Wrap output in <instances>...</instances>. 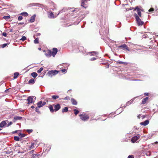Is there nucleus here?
Instances as JSON below:
<instances>
[{
  "instance_id": "1",
  "label": "nucleus",
  "mask_w": 158,
  "mask_h": 158,
  "mask_svg": "<svg viewBox=\"0 0 158 158\" xmlns=\"http://www.w3.org/2000/svg\"><path fill=\"white\" fill-rule=\"evenodd\" d=\"M59 71L56 70H52L49 71L47 73V75L49 77H52L53 76H55L58 74Z\"/></svg>"
},
{
  "instance_id": "2",
  "label": "nucleus",
  "mask_w": 158,
  "mask_h": 158,
  "mask_svg": "<svg viewBox=\"0 0 158 158\" xmlns=\"http://www.w3.org/2000/svg\"><path fill=\"white\" fill-rule=\"evenodd\" d=\"M134 16L139 25H142L144 23L143 22L141 21L140 19L139 18V16L136 13L134 14Z\"/></svg>"
},
{
  "instance_id": "3",
  "label": "nucleus",
  "mask_w": 158,
  "mask_h": 158,
  "mask_svg": "<svg viewBox=\"0 0 158 158\" xmlns=\"http://www.w3.org/2000/svg\"><path fill=\"white\" fill-rule=\"evenodd\" d=\"M79 116L80 117L81 119L82 120L84 121L88 120L89 118V116L88 115H86L85 114H80Z\"/></svg>"
},
{
  "instance_id": "4",
  "label": "nucleus",
  "mask_w": 158,
  "mask_h": 158,
  "mask_svg": "<svg viewBox=\"0 0 158 158\" xmlns=\"http://www.w3.org/2000/svg\"><path fill=\"white\" fill-rule=\"evenodd\" d=\"M140 137V135L137 134L136 135L133 137L131 139V141L133 143H134L136 142Z\"/></svg>"
},
{
  "instance_id": "5",
  "label": "nucleus",
  "mask_w": 158,
  "mask_h": 158,
  "mask_svg": "<svg viewBox=\"0 0 158 158\" xmlns=\"http://www.w3.org/2000/svg\"><path fill=\"white\" fill-rule=\"evenodd\" d=\"M44 51L45 52V55L47 57H50L52 55V52L50 50H48L46 51L44 50Z\"/></svg>"
},
{
  "instance_id": "6",
  "label": "nucleus",
  "mask_w": 158,
  "mask_h": 158,
  "mask_svg": "<svg viewBox=\"0 0 158 158\" xmlns=\"http://www.w3.org/2000/svg\"><path fill=\"white\" fill-rule=\"evenodd\" d=\"M118 48H121V49L125 50L126 49L128 51H129V50L128 49V47H127V45L125 44H124L122 45H121L119 46L118 47Z\"/></svg>"
},
{
  "instance_id": "7",
  "label": "nucleus",
  "mask_w": 158,
  "mask_h": 158,
  "mask_svg": "<svg viewBox=\"0 0 158 158\" xmlns=\"http://www.w3.org/2000/svg\"><path fill=\"white\" fill-rule=\"evenodd\" d=\"M79 15L80 16H82L81 17L80 19H79L78 20V21L79 20L78 23L80 22L81 21L85 16V13L84 11H81L80 12Z\"/></svg>"
},
{
  "instance_id": "8",
  "label": "nucleus",
  "mask_w": 158,
  "mask_h": 158,
  "mask_svg": "<svg viewBox=\"0 0 158 158\" xmlns=\"http://www.w3.org/2000/svg\"><path fill=\"white\" fill-rule=\"evenodd\" d=\"M58 52L57 49L56 48H54L52 49V55L53 57H54L56 54Z\"/></svg>"
},
{
  "instance_id": "9",
  "label": "nucleus",
  "mask_w": 158,
  "mask_h": 158,
  "mask_svg": "<svg viewBox=\"0 0 158 158\" xmlns=\"http://www.w3.org/2000/svg\"><path fill=\"white\" fill-rule=\"evenodd\" d=\"M33 97L34 96H30L27 99V101H28V104H29L32 103Z\"/></svg>"
},
{
  "instance_id": "10",
  "label": "nucleus",
  "mask_w": 158,
  "mask_h": 158,
  "mask_svg": "<svg viewBox=\"0 0 158 158\" xmlns=\"http://www.w3.org/2000/svg\"><path fill=\"white\" fill-rule=\"evenodd\" d=\"M22 118L20 116H15L13 120V121L14 123L16 122L17 120H20L22 119Z\"/></svg>"
},
{
  "instance_id": "11",
  "label": "nucleus",
  "mask_w": 158,
  "mask_h": 158,
  "mask_svg": "<svg viewBox=\"0 0 158 158\" xmlns=\"http://www.w3.org/2000/svg\"><path fill=\"white\" fill-rule=\"evenodd\" d=\"M60 108V105L59 104H57L54 106V110L56 111L59 110Z\"/></svg>"
},
{
  "instance_id": "12",
  "label": "nucleus",
  "mask_w": 158,
  "mask_h": 158,
  "mask_svg": "<svg viewBox=\"0 0 158 158\" xmlns=\"http://www.w3.org/2000/svg\"><path fill=\"white\" fill-rule=\"evenodd\" d=\"M48 17L49 18L52 19L55 18L53 14L51 12H48Z\"/></svg>"
},
{
  "instance_id": "13",
  "label": "nucleus",
  "mask_w": 158,
  "mask_h": 158,
  "mask_svg": "<svg viewBox=\"0 0 158 158\" xmlns=\"http://www.w3.org/2000/svg\"><path fill=\"white\" fill-rule=\"evenodd\" d=\"M149 123V121L148 120L145 121L144 122H141L140 123V124L143 125L144 126H146L148 125Z\"/></svg>"
},
{
  "instance_id": "14",
  "label": "nucleus",
  "mask_w": 158,
  "mask_h": 158,
  "mask_svg": "<svg viewBox=\"0 0 158 158\" xmlns=\"http://www.w3.org/2000/svg\"><path fill=\"white\" fill-rule=\"evenodd\" d=\"M35 16L36 15L35 14L34 15L31 17L30 19L29 20V22L31 23L35 21Z\"/></svg>"
},
{
  "instance_id": "15",
  "label": "nucleus",
  "mask_w": 158,
  "mask_h": 158,
  "mask_svg": "<svg viewBox=\"0 0 158 158\" xmlns=\"http://www.w3.org/2000/svg\"><path fill=\"white\" fill-rule=\"evenodd\" d=\"M7 123L6 121H2L0 123V127H3L4 126H6Z\"/></svg>"
},
{
  "instance_id": "16",
  "label": "nucleus",
  "mask_w": 158,
  "mask_h": 158,
  "mask_svg": "<svg viewBox=\"0 0 158 158\" xmlns=\"http://www.w3.org/2000/svg\"><path fill=\"white\" fill-rule=\"evenodd\" d=\"M40 156V154H33L32 156V158H39Z\"/></svg>"
},
{
  "instance_id": "17",
  "label": "nucleus",
  "mask_w": 158,
  "mask_h": 158,
  "mask_svg": "<svg viewBox=\"0 0 158 158\" xmlns=\"http://www.w3.org/2000/svg\"><path fill=\"white\" fill-rule=\"evenodd\" d=\"M35 83V80L33 78H31L28 81V83L29 84H33Z\"/></svg>"
},
{
  "instance_id": "18",
  "label": "nucleus",
  "mask_w": 158,
  "mask_h": 158,
  "mask_svg": "<svg viewBox=\"0 0 158 158\" xmlns=\"http://www.w3.org/2000/svg\"><path fill=\"white\" fill-rule=\"evenodd\" d=\"M72 103L73 105H76L77 104V102L73 98H72L71 99Z\"/></svg>"
},
{
  "instance_id": "19",
  "label": "nucleus",
  "mask_w": 158,
  "mask_h": 158,
  "mask_svg": "<svg viewBox=\"0 0 158 158\" xmlns=\"http://www.w3.org/2000/svg\"><path fill=\"white\" fill-rule=\"evenodd\" d=\"M134 99H135V98H134L133 99H131V101H129L127 102V103L126 104V106H129L131 104V103H132L133 102Z\"/></svg>"
},
{
  "instance_id": "20",
  "label": "nucleus",
  "mask_w": 158,
  "mask_h": 158,
  "mask_svg": "<svg viewBox=\"0 0 158 158\" xmlns=\"http://www.w3.org/2000/svg\"><path fill=\"white\" fill-rule=\"evenodd\" d=\"M148 100V97H146L144 98H143L142 100V103L143 104H144L146 103V102Z\"/></svg>"
},
{
  "instance_id": "21",
  "label": "nucleus",
  "mask_w": 158,
  "mask_h": 158,
  "mask_svg": "<svg viewBox=\"0 0 158 158\" xmlns=\"http://www.w3.org/2000/svg\"><path fill=\"white\" fill-rule=\"evenodd\" d=\"M31 76L34 78H35L38 75V74L35 72H33L31 74Z\"/></svg>"
},
{
  "instance_id": "22",
  "label": "nucleus",
  "mask_w": 158,
  "mask_h": 158,
  "mask_svg": "<svg viewBox=\"0 0 158 158\" xmlns=\"http://www.w3.org/2000/svg\"><path fill=\"white\" fill-rule=\"evenodd\" d=\"M37 106H38L39 107H42L43 106H42V101H40L38 102L37 104Z\"/></svg>"
},
{
  "instance_id": "23",
  "label": "nucleus",
  "mask_w": 158,
  "mask_h": 158,
  "mask_svg": "<svg viewBox=\"0 0 158 158\" xmlns=\"http://www.w3.org/2000/svg\"><path fill=\"white\" fill-rule=\"evenodd\" d=\"M19 75V73L18 72L15 73L14 74V78L16 79Z\"/></svg>"
},
{
  "instance_id": "24",
  "label": "nucleus",
  "mask_w": 158,
  "mask_h": 158,
  "mask_svg": "<svg viewBox=\"0 0 158 158\" xmlns=\"http://www.w3.org/2000/svg\"><path fill=\"white\" fill-rule=\"evenodd\" d=\"M117 63L118 64H125V65H127L128 64V63L127 62H122V61H117Z\"/></svg>"
},
{
  "instance_id": "25",
  "label": "nucleus",
  "mask_w": 158,
  "mask_h": 158,
  "mask_svg": "<svg viewBox=\"0 0 158 158\" xmlns=\"http://www.w3.org/2000/svg\"><path fill=\"white\" fill-rule=\"evenodd\" d=\"M68 110V108L67 107H65L64 108L62 109V112H67Z\"/></svg>"
},
{
  "instance_id": "26",
  "label": "nucleus",
  "mask_w": 158,
  "mask_h": 158,
  "mask_svg": "<svg viewBox=\"0 0 158 158\" xmlns=\"http://www.w3.org/2000/svg\"><path fill=\"white\" fill-rule=\"evenodd\" d=\"M49 109L51 112L53 113L54 112V110L53 107L52 105L49 106Z\"/></svg>"
},
{
  "instance_id": "27",
  "label": "nucleus",
  "mask_w": 158,
  "mask_h": 158,
  "mask_svg": "<svg viewBox=\"0 0 158 158\" xmlns=\"http://www.w3.org/2000/svg\"><path fill=\"white\" fill-rule=\"evenodd\" d=\"M89 53H90L91 54V55L92 56H95L98 54V53L97 52L93 51L92 52H89Z\"/></svg>"
},
{
  "instance_id": "28",
  "label": "nucleus",
  "mask_w": 158,
  "mask_h": 158,
  "mask_svg": "<svg viewBox=\"0 0 158 158\" xmlns=\"http://www.w3.org/2000/svg\"><path fill=\"white\" fill-rule=\"evenodd\" d=\"M18 135H19V136L21 138H23V137H25V136L26 135L25 134H22L21 133H19Z\"/></svg>"
},
{
  "instance_id": "29",
  "label": "nucleus",
  "mask_w": 158,
  "mask_h": 158,
  "mask_svg": "<svg viewBox=\"0 0 158 158\" xmlns=\"http://www.w3.org/2000/svg\"><path fill=\"white\" fill-rule=\"evenodd\" d=\"M40 107H38V106L36 107L35 108V111L36 112H37L39 114H40V112L39 110V108Z\"/></svg>"
},
{
  "instance_id": "30",
  "label": "nucleus",
  "mask_w": 158,
  "mask_h": 158,
  "mask_svg": "<svg viewBox=\"0 0 158 158\" xmlns=\"http://www.w3.org/2000/svg\"><path fill=\"white\" fill-rule=\"evenodd\" d=\"M20 14H21V15H22L25 16H27L28 15V13L26 12H22Z\"/></svg>"
},
{
  "instance_id": "31",
  "label": "nucleus",
  "mask_w": 158,
  "mask_h": 158,
  "mask_svg": "<svg viewBox=\"0 0 158 158\" xmlns=\"http://www.w3.org/2000/svg\"><path fill=\"white\" fill-rule=\"evenodd\" d=\"M59 98V96H57V95H53L52 96V98L54 100H55V99H56L57 98Z\"/></svg>"
},
{
  "instance_id": "32",
  "label": "nucleus",
  "mask_w": 158,
  "mask_h": 158,
  "mask_svg": "<svg viewBox=\"0 0 158 158\" xmlns=\"http://www.w3.org/2000/svg\"><path fill=\"white\" fill-rule=\"evenodd\" d=\"M34 43L35 44H37L39 43V39L37 38L35 39L34 41Z\"/></svg>"
},
{
  "instance_id": "33",
  "label": "nucleus",
  "mask_w": 158,
  "mask_h": 158,
  "mask_svg": "<svg viewBox=\"0 0 158 158\" xmlns=\"http://www.w3.org/2000/svg\"><path fill=\"white\" fill-rule=\"evenodd\" d=\"M14 139L15 141H19V138L18 136H15L14 138Z\"/></svg>"
},
{
  "instance_id": "34",
  "label": "nucleus",
  "mask_w": 158,
  "mask_h": 158,
  "mask_svg": "<svg viewBox=\"0 0 158 158\" xmlns=\"http://www.w3.org/2000/svg\"><path fill=\"white\" fill-rule=\"evenodd\" d=\"M79 10V9H78V8H76L75 9L73 8V9H72V12H77V11Z\"/></svg>"
},
{
  "instance_id": "35",
  "label": "nucleus",
  "mask_w": 158,
  "mask_h": 158,
  "mask_svg": "<svg viewBox=\"0 0 158 158\" xmlns=\"http://www.w3.org/2000/svg\"><path fill=\"white\" fill-rule=\"evenodd\" d=\"M43 69H44L43 68L41 67L37 71V72L38 73H40L43 70Z\"/></svg>"
},
{
  "instance_id": "36",
  "label": "nucleus",
  "mask_w": 158,
  "mask_h": 158,
  "mask_svg": "<svg viewBox=\"0 0 158 158\" xmlns=\"http://www.w3.org/2000/svg\"><path fill=\"white\" fill-rule=\"evenodd\" d=\"M3 18L4 19H8L10 18V16H4Z\"/></svg>"
},
{
  "instance_id": "37",
  "label": "nucleus",
  "mask_w": 158,
  "mask_h": 158,
  "mask_svg": "<svg viewBox=\"0 0 158 158\" xmlns=\"http://www.w3.org/2000/svg\"><path fill=\"white\" fill-rule=\"evenodd\" d=\"M74 114L76 115L78 114V113H79V111L76 109H74Z\"/></svg>"
},
{
  "instance_id": "38",
  "label": "nucleus",
  "mask_w": 158,
  "mask_h": 158,
  "mask_svg": "<svg viewBox=\"0 0 158 158\" xmlns=\"http://www.w3.org/2000/svg\"><path fill=\"white\" fill-rule=\"evenodd\" d=\"M38 4L37 3H32L30 4L31 6H36Z\"/></svg>"
},
{
  "instance_id": "39",
  "label": "nucleus",
  "mask_w": 158,
  "mask_h": 158,
  "mask_svg": "<svg viewBox=\"0 0 158 158\" xmlns=\"http://www.w3.org/2000/svg\"><path fill=\"white\" fill-rule=\"evenodd\" d=\"M34 143H31V145L30 146H29V148H34Z\"/></svg>"
},
{
  "instance_id": "40",
  "label": "nucleus",
  "mask_w": 158,
  "mask_h": 158,
  "mask_svg": "<svg viewBox=\"0 0 158 158\" xmlns=\"http://www.w3.org/2000/svg\"><path fill=\"white\" fill-rule=\"evenodd\" d=\"M26 40V37L25 36H23L22 38L20 39V40H22L23 41H24Z\"/></svg>"
},
{
  "instance_id": "41",
  "label": "nucleus",
  "mask_w": 158,
  "mask_h": 158,
  "mask_svg": "<svg viewBox=\"0 0 158 158\" xmlns=\"http://www.w3.org/2000/svg\"><path fill=\"white\" fill-rule=\"evenodd\" d=\"M26 131L28 133H31L32 132L33 130L32 129H27Z\"/></svg>"
},
{
  "instance_id": "42",
  "label": "nucleus",
  "mask_w": 158,
  "mask_h": 158,
  "mask_svg": "<svg viewBox=\"0 0 158 158\" xmlns=\"http://www.w3.org/2000/svg\"><path fill=\"white\" fill-rule=\"evenodd\" d=\"M84 5H85L84 1H82L81 2V6H83V7L85 8L86 7L84 6Z\"/></svg>"
},
{
  "instance_id": "43",
  "label": "nucleus",
  "mask_w": 158,
  "mask_h": 158,
  "mask_svg": "<svg viewBox=\"0 0 158 158\" xmlns=\"http://www.w3.org/2000/svg\"><path fill=\"white\" fill-rule=\"evenodd\" d=\"M137 13V14L138 15V16H139V17H140V18H141L142 17V16H141V12L140 11H138V12Z\"/></svg>"
},
{
  "instance_id": "44",
  "label": "nucleus",
  "mask_w": 158,
  "mask_h": 158,
  "mask_svg": "<svg viewBox=\"0 0 158 158\" xmlns=\"http://www.w3.org/2000/svg\"><path fill=\"white\" fill-rule=\"evenodd\" d=\"M23 18V17L22 16H19L18 18V20L19 21H20Z\"/></svg>"
},
{
  "instance_id": "45",
  "label": "nucleus",
  "mask_w": 158,
  "mask_h": 158,
  "mask_svg": "<svg viewBox=\"0 0 158 158\" xmlns=\"http://www.w3.org/2000/svg\"><path fill=\"white\" fill-rule=\"evenodd\" d=\"M135 9L137 10V12H138V11H140V9H139L138 6L135 7Z\"/></svg>"
},
{
  "instance_id": "46",
  "label": "nucleus",
  "mask_w": 158,
  "mask_h": 158,
  "mask_svg": "<svg viewBox=\"0 0 158 158\" xmlns=\"http://www.w3.org/2000/svg\"><path fill=\"white\" fill-rule=\"evenodd\" d=\"M12 122H10L8 123V124L6 125V127H8L9 126L12 125Z\"/></svg>"
},
{
  "instance_id": "47",
  "label": "nucleus",
  "mask_w": 158,
  "mask_h": 158,
  "mask_svg": "<svg viewBox=\"0 0 158 158\" xmlns=\"http://www.w3.org/2000/svg\"><path fill=\"white\" fill-rule=\"evenodd\" d=\"M51 149V147L49 146L45 150V152H46V151H47V152H48V151H50Z\"/></svg>"
},
{
  "instance_id": "48",
  "label": "nucleus",
  "mask_w": 158,
  "mask_h": 158,
  "mask_svg": "<svg viewBox=\"0 0 158 158\" xmlns=\"http://www.w3.org/2000/svg\"><path fill=\"white\" fill-rule=\"evenodd\" d=\"M69 99L70 98L69 96H67L65 97L64 99V100H69Z\"/></svg>"
},
{
  "instance_id": "49",
  "label": "nucleus",
  "mask_w": 158,
  "mask_h": 158,
  "mask_svg": "<svg viewBox=\"0 0 158 158\" xmlns=\"http://www.w3.org/2000/svg\"><path fill=\"white\" fill-rule=\"evenodd\" d=\"M7 44H6V43L4 44H3L2 46V48H5V47L7 45Z\"/></svg>"
},
{
  "instance_id": "50",
  "label": "nucleus",
  "mask_w": 158,
  "mask_h": 158,
  "mask_svg": "<svg viewBox=\"0 0 158 158\" xmlns=\"http://www.w3.org/2000/svg\"><path fill=\"white\" fill-rule=\"evenodd\" d=\"M61 71L62 72L65 73L66 72L67 70L66 69H62Z\"/></svg>"
},
{
  "instance_id": "51",
  "label": "nucleus",
  "mask_w": 158,
  "mask_h": 158,
  "mask_svg": "<svg viewBox=\"0 0 158 158\" xmlns=\"http://www.w3.org/2000/svg\"><path fill=\"white\" fill-rule=\"evenodd\" d=\"M96 58L95 57H93V58H91L90 59V60L91 61H93V60H96Z\"/></svg>"
},
{
  "instance_id": "52",
  "label": "nucleus",
  "mask_w": 158,
  "mask_h": 158,
  "mask_svg": "<svg viewBox=\"0 0 158 158\" xmlns=\"http://www.w3.org/2000/svg\"><path fill=\"white\" fill-rule=\"evenodd\" d=\"M154 10V9L153 8H151L150 9H149V10H148V11L149 12H152V11H153Z\"/></svg>"
},
{
  "instance_id": "53",
  "label": "nucleus",
  "mask_w": 158,
  "mask_h": 158,
  "mask_svg": "<svg viewBox=\"0 0 158 158\" xmlns=\"http://www.w3.org/2000/svg\"><path fill=\"white\" fill-rule=\"evenodd\" d=\"M134 156L131 155H129L128 157V158H134Z\"/></svg>"
},
{
  "instance_id": "54",
  "label": "nucleus",
  "mask_w": 158,
  "mask_h": 158,
  "mask_svg": "<svg viewBox=\"0 0 158 158\" xmlns=\"http://www.w3.org/2000/svg\"><path fill=\"white\" fill-rule=\"evenodd\" d=\"M83 49V48L82 46L80 47L79 48V50H81V51H82V50Z\"/></svg>"
},
{
  "instance_id": "55",
  "label": "nucleus",
  "mask_w": 158,
  "mask_h": 158,
  "mask_svg": "<svg viewBox=\"0 0 158 158\" xmlns=\"http://www.w3.org/2000/svg\"><path fill=\"white\" fill-rule=\"evenodd\" d=\"M2 35L5 36V37H6V35H7V34L6 33V32H3L2 34Z\"/></svg>"
},
{
  "instance_id": "56",
  "label": "nucleus",
  "mask_w": 158,
  "mask_h": 158,
  "mask_svg": "<svg viewBox=\"0 0 158 158\" xmlns=\"http://www.w3.org/2000/svg\"><path fill=\"white\" fill-rule=\"evenodd\" d=\"M84 13H85V15H86L88 14L89 13V11H87L84 12Z\"/></svg>"
},
{
  "instance_id": "57",
  "label": "nucleus",
  "mask_w": 158,
  "mask_h": 158,
  "mask_svg": "<svg viewBox=\"0 0 158 158\" xmlns=\"http://www.w3.org/2000/svg\"><path fill=\"white\" fill-rule=\"evenodd\" d=\"M34 152V150H31L30 152V154H33V153Z\"/></svg>"
},
{
  "instance_id": "58",
  "label": "nucleus",
  "mask_w": 158,
  "mask_h": 158,
  "mask_svg": "<svg viewBox=\"0 0 158 158\" xmlns=\"http://www.w3.org/2000/svg\"><path fill=\"white\" fill-rule=\"evenodd\" d=\"M62 12H63V10H60L59 11V13L57 14V15H59L60 13H62Z\"/></svg>"
},
{
  "instance_id": "59",
  "label": "nucleus",
  "mask_w": 158,
  "mask_h": 158,
  "mask_svg": "<svg viewBox=\"0 0 158 158\" xmlns=\"http://www.w3.org/2000/svg\"><path fill=\"white\" fill-rule=\"evenodd\" d=\"M42 106H43L44 105L46 104V102H42Z\"/></svg>"
},
{
  "instance_id": "60",
  "label": "nucleus",
  "mask_w": 158,
  "mask_h": 158,
  "mask_svg": "<svg viewBox=\"0 0 158 158\" xmlns=\"http://www.w3.org/2000/svg\"><path fill=\"white\" fill-rule=\"evenodd\" d=\"M144 95L146 96H147L148 95V93H145L144 94Z\"/></svg>"
},
{
  "instance_id": "61",
  "label": "nucleus",
  "mask_w": 158,
  "mask_h": 158,
  "mask_svg": "<svg viewBox=\"0 0 158 158\" xmlns=\"http://www.w3.org/2000/svg\"><path fill=\"white\" fill-rule=\"evenodd\" d=\"M13 31V30L12 28L10 29V30L9 32H12Z\"/></svg>"
},
{
  "instance_id": "62",
  "label": "nucleus",
  "mask_w": 158,
  "mask_h": 158,
  "mask_svg": "<svg viewBox=\"0 0 158 158\" xmlns=\"http://www.w3.org/2000/svg\"><path fill=\"white\" fill-rule=\"evenodd\" d=\"M40 33H37L36 35L37 36H40Z\"/></svg>"
},
{
  "instance_id": "63",
  "label": "nucleus",
  "mask_w": 158,
  "mask_h": 158,
  "mask_svg": "<svg viewBox=\"0 0 158 158\" xmlns=\"http://www.w3.org/2000/svg\"><path fill=\"white\" fill-rule=\"evenodd\" d=\"M31 108L33 109V108H35V107H34V106H31Z\"/></svg>"
},
{
  "instance_id": "64",
  "label": "nucleus",
  "mask_w": 158,
  "mask_h": 158,
  "mask_svg": "<svg viewBox=\"0 0 158 158\" xmlns=\"http://www.w3.org/2000/svg\"><path fill=\"white\" fill-rule=\"evenodd\" d=\"M24 24L23 23H19V24Z\"/></svg>"
}]
</instances>
